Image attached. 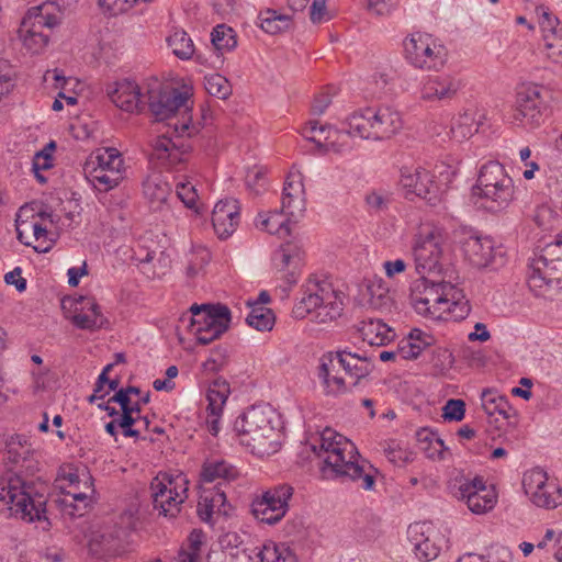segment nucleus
Segmentation results:
<instances>
[{
  "label": "nucleus",
  "mask_w": 562,
  "mask_h": 562,
  "mask_svg": "<svg viewBox=\"0 0 562 562\" xmlns=\"http://www.w3.org/2000/svg\"><path fill=\"white\" fill-rule=\"evenodd\" d=\"M344 124L348 128L339 131L319 124L317 121H310L303 128V135L325 150L342 153L351 148L345 143L348 136L384 140L391 138L403 127L401 113L389 105L355 111L345 120Z\"/></svg>",
  "instance_id": "f257e3e1"
},
{
  "label": "nucleus",
  "mask_w": 562,
  "mask_h": 562,
  "mask_svg": "<svg viewBox=\"0 0 562 562\" xmlns=\"http://www.w3.org/2000/svg\"><path fill=\"white\" fill-rule=\"evenodd\" d=\"M322 461L321 473L326 480H351L366 491L375 485L378 469L357 451L356 446L345 436L330 428L322 431L312 445Z\"/></svg>",
  "instance_id": "f03ea898"
},
{
  "label": "nucleus",
  "mask_w": 562,
  "mask_h": 562,
  "mask_svg": "<svg viewBox=\"0 0 562 562\" xmlns=\"http://www.w3.org/2000/svg\"><path fill=\"white\" fill-rule=\"evenodd\" d=\"M234 428L240 445L256 456H270L280 448L279 418L270 406L248 408L237 417Z\"/></svg>",
  "instance_id": "7ed1b4c3"
},
{
  "label": "nucleus",
  "mask_w": 562,
  "mask_h": 562,
  "mask_svg": "<svg viewBox=\"0 0 562 562\" xmlns=\"http://www.w3.org/2000/svg\"><path fill=\"white\" fill-rule=\"evenodd\" d=\"M302 297L293 306V316L303 319L312 316L317 323L337 319L344 310V293L335 288L328 277L312 276L302 285Z\"/></svg>",
  "instance_id": "20e7f679"
},
{
  "label": "nucleus",
  "mask_w": 562,
  "mask_h": 562,
  "mask_svg": "<svg viewBox=\"0 0 562 562\" xmlns=\"http://www.w3.org/2000/svg\"><path fill=\"white\" fill-rule=\"evenodd\" d=\"M0 502L10 505L11 513L24 521L47 520L44 494L33 482L14 472H7L0 477Z\"/></svg>",
  "instance_id": "39448f33"
},
{
  "label": "nucleus",
  "mask_w": 562,
  "mask_h": 562,
  "mask_svg": "<svg viewBox=\"0 0 562 562\" xmlns=\"http://www.w3.org/2000/svg\"><path fill=\"white\" fill-rule=\"evenodd\" d=\"M527 284L537 297L552 299L562 289V235L530 259Z\"/></svg>",
  "instance_id": "423d86ee"
},
{
  "label": "nucleus",
  "mask_w": 562,
  "mask_h": 562,
  "mask_svg": "<svg viewBox=\"0 0 562 562\" xmlns=\"http://www.w3.org/2000/svg\"><path fill=\"white\" fill-rule=\"evenodd\" d=\"M462 297V291L443 279L429 280L423 276L411 285L409 302L413 308L431 318H441L445 313L453 312V306Z\"/></svg>",
  "instance_id": "0eeeda50"
},
{
  "label": "nucleus",
  "mask_w": 562,
  "mask_h": 562,
  "mask_svg": "<svg viewBox=\"0 0 562 562\" xmlns=\"http://www.w3.org/2000/svg\"><path fill=\"white\" fill-rule=\"evenodd\" d=\"M61 15V9L56 2H44L30 8L19 29L24 48L33 55L43 53L49 42V35L43 29L57 26Z\"/></svg>",
  "instance_id": "6e6552de"
},
{
  "label": "nucleus",
  "mask_w": 562,
  "mask_h": 562,
  "mask_svg": "<svg viewBox=\"0 0 562 562\" xmlns=\"http://www.w3.org/2000/svg\"><path fill=\"white\" fill-rule=\"evenodd\" d=\"M83 173L95 190L108 192L124 179V159L114 147L99 148L86 160Z\"/></svg>",
  "instance_id": "1a4fd4ad"
},
{
  "label": "nucleus",
  "mask_w": 562,
  "mask_h": 562,
  "mask_svg": "<svg viewBox=\"0 0 562 562\" xmlns=\"http://www.w3.org/2000/svg\"><path fill=\"white\" fill-rule=\"evenodd\" d=\"M404 57L420 70L438 71L448 60V49L442 42L428 33L416 32L403 42Z\"/></svg>",
  "instance_id": "9d476101"
},
{
  "label": "nucleus",
  "mask_w": 562,
  "mask_h": 562,
  "mask_svg": "<svg viewBox=\"0 0 562 562\" xmlns=\"http://www.w3.org/2000/svg\"><path fill=\"white\" fill-rule=\"evenodd\" d=\"M190 331L201 345L220 338L232 321L231 311L223 304H193L190 307Z\"/></svg>",
  "instance_id": "9b49d317"
},
{
  "label": "nucleus",
  "mask_w": 562,
  "mask_h": 562,
  "mask_svg": "<svg viewBox=\"0 0 562 562\" xmlns=\"http://www.w3.org/2000/svg\"><path fill=\"white\" fill-rule=\"evenodd\" d=\"M450 493L463 501L475 515L492 510L497 503V494L493 486H487L482 476L473 477L464 474L456 475L449 484Z\"/></svg>",
  "instance_id": "f8f14e48"
},
{
  "label": "nucleus",
  "mask_w": 562,
  "mask_h": 562,
  "mask_svg": "<svg viewBox=\"0 0 562 562\" xmlns=\"http://www.w3.org/2000/svg\"><path fill=\"white\" fill-rule=\"evenodd\" d=\"M445 239L443 231L439 227L423 226L420 228L414 245L416 272L420 277L443 273L441 259Z\"/></svg>",
  "instance_id": "ddd939ff"
},
{
  "label": "nucleus",
  "mask_w": 562,
  "mask_h": 562,
  "mask_svg": "<svg viewBox=\"0 0 562 562\" xmlns=\"http://www.w3.org/2000/svg\"><path fill=\"white\" fill-rule=\"evenodd\" d=\"M153 505L159 515L175 517L188 497V480L182 474L159 473L150 483Z\"/></svg>",
  "instance_id": "4468645a"
},
{
  "label": "nucleus",
  "mask_w": 562,
  "mask_h": 562,
  "mask_svg": "<svg viewBox=\"0 0 562 562\" xmlns=\"http://www.w3.org/2000/svg\"><path fill=\"white\" fill-rule=\"evenodd\" d=\"M60 488H70L63 499L64 510L71 516H82L88 499L94 493L92 476L86 469L79 471L70 467L63 468L58 475Z\"/></svg>",
  "instance_id": "2eb2a0df"
},
{
  "label": "nucleus",
  "mask_w": 562,
  "mask_h": 562,
  "mask_svg": "<svg viewBox=\"0 0 562 562\" xmlns=\"http://www.w3.org/2000/svg\"><path fill=\"white\" fill-rule=\"evenodd\" d=\"M522 487L529 501L537 507L553 509L562 504V488L558 480L540 468L524 473Z\"/></svg>",
  "instance_id": "dca6fc26"
},
{
  "label": "nucleus",
  "mask_w": 562,
  "mask_h": 562,
  "mask_svg": "<svg viewBox=\"0 0 562 562\" xmlns=\"http://www.w3.org/2000/svg\"><path fill=\"white\" fill-rule=\"evenodd\" d=\"M148 101L149 109L157 121L181 115L180 133L183 134L189 128L191 119L188 114L191 111V104L187 92L178 89H162L158 92H150Z\"/></svg>",
  "instance_id": "f3484780"
},
{
  "label": "nucleus",
  "mask_w": 562,
  "mask_h": 562,
  "mask_svg": "<svg viewBox=\"0 0 562 562\" xmlns=\"http://www.w3.org/2000/svg\"><path fill=\"white\" fill-rule=\"evenodd\" d=\"M400 187L408 200L415 198L437 205L441 201V191L435 176L422 167H403L401 169Z\"/></svg>",
  "instance_id": "a211bd4d"
},
{
  "label": "nucleus",
  "mask_w": 562,
  "mask_h": 562,
  "mask_svg": "<svg viewBox=\"0 0 562 562\" xmlns=\"http://www.w3.org/2000/svg\"><path fill=\"white\" fill-rule=\"evenodd\" d=\"M543 92L544 89L537 85H525L519 88L513 112L515 123L533 128L544 121L547 108Z\"/></svg>",
  "instance_id": "6ab92c4d"
},
{
  "label": "nucleus",
  "mask_w": 562,
  "mask_h": 562,
  "mask_svg": "<svg viewBox=\"0 0 562 562\" xmlns=\"http://www.w3.org/2000/svg\"><path fill=\"white\" fill-rule=\"evenodd\" d=\"M292 495L293 487L291 485L273 486L252 501L251 513L261 522L274 525L288 513Z\"/></svg>",
  "instance_id": "aec40b11"
},
{
  "label": "nucleus",
  "mask_w": 562,
  "mask_h": 562,
  "mask_svg": "<svg viewBox=\"0 0 562 562\" xmlns=\"http://www.w3.org/2000/svg\"><path fill=\"white\" fill-rule=\"evenodd\" d=\"M337 369H342L348 378V387L356 386L361 379L368 376L372 371L370 360L366 355L353 353L348 349L323 355L324 374L328 376L330 371Z\"/></svg>",
  "instance_id": "412c9836"
},
{
  "label": "nucleus",
  "mask_w": 562,
  "mask_h": 562,
  "mask_svg": "<svg viewBox=\"0 0 562 562\" xmlns=\"http://www.w3.org/2000/svg\"><path fill=\"white\" fill-rule=\"evenodd\" d=\"M465 259L476 268L496 269L505 263V250L488 236L471 235L462 243Z\"/></svg>",
  "instance_id": "4be33fe9"
},
{
  "label": "nucleus",
  "mask_w": 562,
  "mask_h": 562,
  "mask_svg": "<svg viewBox=\"0 0 562 562\" xmlns=\"http://www.w3.org/2000/svg\"><path fill=\"white\" fill-rule=\"evenodd\" d=\"M304 177L300 169L293 166L284 181L281 207L282 212L297 221L306 209V193L304 187Z\"/></svg>",
  "instance_id": "5701e85b"
},
{
  "label": "nucleus",
  "mask_w": 562,
  "mask_h": 562,
  "mask_svg": "<svg viewBox=\"0 0 562 562\" xmlns=\"http://www.w3.org/2000/svg\"><path fill=\"white\" fill-rule=\"evenodd\" d=\"M278 559L277 544L272 541L254 548H231L211 551L207 562H272Z\"/></svg>",
  "instance_id": "b1692460"
},
{
  "label": "nucleus",
  "mask_w": 562,
  "mask_h": 562,
  "mask_svg": "<svg viewBox=\"0 0 562 562\" xmlns=\"http://www.w3.org/2000/svg\"><path fill=\"white\" fill-rule=\"evenodd\" d=\"M536 14L542 31L543 52L562 66V24L546 7H538Z\"/></svg>",
  "instance_id": "393cba45"
},
{
  "label": "nucleus",
  "mask_w": 562,
  "mask_h": 562,
  "mask_svg": "<svg viewBox=\"0 0 562 562\" xmlns=\"http://www.w3.org/2000/svg\"><path fill=\"white\" fill-rule=\"evenodd\" d=\"M272 262L278 272L289 286L297 282L300 270L303 265V251L295 243H285L274 251Z\"/></svg>",
  "instance_id": "a878e982"
},
{
  "label": "nucleus",
  "mask_w": 562,
  "mask_h": 562,
  "mask_svg": "<svg viewBox=\"0 0 562 562\" xmlns=\"http://www.w3.org/2000/svg\"><path fill=\"white\" fill-rule=\"evenodd\" d=\"M189 153L182 144L176 143L168 136H159L153 145V159H156L162 167L180 171L188 160Z\"/></svg>",
  "instance_id": "bb28decb"
},
{
  "label": "nucleus",
  "mask_w": 562,
  "mask_h": 562,
  "mask_svg": "<svg viewBox=\"0 0 562 562\" xmlns=\"http://www.w3.org/2000/svg\"><path fill=\"white\" fill-rule=\"evenodd\" d=\"M477 196L476 203L480 207L491 212L499 213L505 211L514 201L515 198V186L514 181H503L491 188L483 189L480 192H474Z\"/></svg>",
  "instance_id": "cd10ccee"
},
{
  "label": "nucleus",
  "mask_w": 562,
  "mask_h": 562,
  "mask_svg": "<svg viewBox=\"0 0 562 562\" xmlns=\"http://www.w3.org/2000/svg\"><path fill=\"white\" fill-rule=\"evenodd\" d=\"M239 204L235 199H225L217 202L212 213V224L215 234L226 239L236 229L239 223Z\"/></svg>",
  "instance_id": "c85d7f7f"
},
{
  "label": "nucleus",
  "mask_w": 562,
  "mask_h": 562,
  "mask_svg": "<svg viewBox=\"0 0 562 562\" xmlns=\"http://www.w3.org/2000/svg\"><path fill=\"white\" fill-rule=\"evenodd\" d=\"M462 81L452 75L429 76L422 88V98L427 101H441L454 98Z\"/></svg>",
  "instance_id": "c756f323"
},
{
  "label": "nucleus",
  "mask_w": 562,
  "mask_h": 562,
  "mask_svg": "<svg viewBox=\"0 0 562 562\" xmlns=\"http://www.w3.org/2000/svg\"><path fill=\"white\" fill-rule=\"evenodd\" d=\"M432 533L431 526L426 522H415L408 527V539L415 555L422 561H431L439 554L440 547L431 539Z\"/></svg>",
  "instance_id": "7c9ffc66"
},
{
  "label": "nucleus",
  "mask_w": 562,
  "mask_h": 562,
  "mask_svg": "<svg viewBox=\"0 0 562 562\" xmlns=\"http://www.w3.org/2000/svg\"><path fill=\"white\" fill-rule=\"evenodd\" d=\"M71 322L80 329L95 330L103 327L106 321L93 297L81 296L76 303Z\"/></svg>",
  "instance_id": "2f4dec72"
},
{
  "label": "nucleus",
  "mask_w": 562,
  "mask_h": 562,
  "mask_svg": "<svg viewBox=\"0 0 562 562\" xmlns=\"http://www.w3.org/2000/svg\"><path fill=\"white\" fill-rule=\"evenodd\" d=\"M201 495L198 503V515L201 520L212 524L214 515H226V493L220 486H201Z\"/></svg>",
  "instance_id": "473e14b6"
},
{
  "label": "nucleus",
  "mask_w": 562,
  "mask_h": 562,
  "mask_svg": "<svg viewBox=\"0 0 562 562\" xmlns=\"http://www.w3.org/2000/svg\"><path fill=\"white\" fill-rule=\"evenodd\" d=\"M29 212L26 207H21L16 218V233L18 239L24 245H31L29 240L24 239V233L27 231H32L33 237L37 245L34 246V249L37 252H46L52 248V240L47 238L48 231L45 225L40 223L35 216H32V221H22L21 217Z\"/></svg>",
  "instance_id": "72a5a7b5"
},
{
  "label": "nucleus",
  "mask_w": 562,
  "mask_h": 562,
  "mask_svg": "<svg viewBox=\"0 0 562 562\" xmlns=\"http://www.w3.org/2000/svg\"><path fill=\"white\" fill-rule=\"evenodd\" d=\"M237 470L235 467L222 459H210L206 460L200 473L202 486L206 484L215 483L213 487L226 486V482L235 479Z\"/></svg>",
  "instance_id": "f704fd0d"
},
{
  "label": "nucleus",
  "mask_w": 562,
  "mask_h": 562,
  "mask_svg": "<svg viewBox=\"0 0 562 562\" xmlns=\"http://www.w3.org/2000/svg\"><path fill=\"white\" fill-rule=\"evenodd\" d=\"M108 94L117 108L126 112H134L139 108L140 91L134 81L115 82L113 87L108 88Z\"/></svg>",
  "instance_id": "c9c22d12"
},
{
  "label": "nucleus",
  "mask_w": 562,
  "mask_h": 562,
  "mask_svg": "<svg viewBox=\"0 0 562 562\" xmlns=\"http://www.w3.org/2000/svg\"><path fill=\"white\" fill-rule=\"evenodd\" d=\"M172 189L161 175H150L143 182V194L155 211L168 203Z\"/></svg>",
  "instance_id": "e433bc0d"
},
{
  "label": "nucleus",
  "mask_w": 562,
  "mask_h": 562,
  "mask_svg": "<svg viewBox=\"0 0 562 562\" xmlns=\"http://www.w3.org/2000/svg\"><path fill=\"white\" fill-rule=\"evenodd\" d=\"M485 120V113L476 109H468L454 120L451 126L453 138L461 142L479 132Z\"/></svg>",
  "instance_id": "4c0bfd02"
},
{
  "label": "nucleus",
  "mask_w": 562,
  "mask_h": 562,
  "mask_svg": "<svg viewBox=\"0 0 562 562\" xmlns=\"http://www.w3.org/2000/svg\"><path fill=\"white\" fill-rule=\"evenodd\" d=\"M121 533L123 530L117 531L116 535L112 532H104L95 535L89 543L90 551L99 557L103 555H121L128 550V543H125Z\"/></svg>",
  "instance_id": "58836bf2"
},
{
  "label": "nucleus",
  "mask_w": 562,
  "mask_h": 562,
  "mask_svg": "<svg viewBox=\"0 0 562 562\" xmlns=\"http://www.w3.org/2000/svg\"><path fill=\"white\" fill-rule=\"evenodd\" d=\"M434 344V337L420 329H413L407 339L402 340L398 345L400 358L404 360H413Z\"/></svg>",
  "instance_id": "ea45409f"
},
{
  "label": "nucleus",
  "mask_w": 562,
  "mask_h": 562,
  "mask_svg": "<svg viewBox=\"0 0 562 562\" xmlns=\"http://www.w3.org/2000/svg\"><path fill=\"white\" fill-rule=\"evenodd\" d=\"M295 222L293 217L281 213L273 212L269 215L259 214L256 221V226L269 234L278 235L284 238L291 235V223Z\"/></svg>",
  "instance_id": "a19ab883"
},
{
  "label": "nucleus",
  "mask_w": 562,
  "mask_h": 562,
  "mask_svg": "<svg viewBox=\"0 0 562 562\" xmlns=\"http://www.w3.org/2000/svg\"><path fill=\"white\" fill-rule=\"evenodd\" d=\"M512 180V178L506 172L505 167L498 161H488L484 164L479 173V178L475 187L473 188L474 192H480L483 189L491 188L492 186H496L503 181Z\"/></svg>",
  "instance_id": "79ce46f5"
},
{
  "label": "nucleus",
  "mask_w": 562,
  "mask_h": 562,
  "mask_svg": "<svg viewBox=\"0 0 562 562\" xmlns=\"http://www.w3.org/2000/svg\"><path fill=\"white\" fill-rule=\"evenodd\" d=\"M362 339L370 346H384L393 339L392 329L380 319L363 322L360 328Z\"/></svg>",
  "instance_id": "37998d69"
},
{
  "label": "nucleus",
  "mask_w": 562,
  "mask_h": 562,
  "mask_svg": "<svg viewBox=\"0 0 562 562\" xmlns=\"http://www.w3.org/2000/svg\"><path fill=\"white\" fill-rule=\"evenodd\" d=\"M420 449L426 457L431 460H443L447 453V447L443 440L432 430L423 428L416 434Z\"/></svg>",
  "instance_id": "c03bdc74"
},
{
  "label": "nucleus",
  "mask_w": 562,
  "mask_h": 562,
  "mask_svg": "<svg viewBox=\"0 0 562 562\" xmlns=\"http://www.w3.org/2000/svg\"><path fill=\"white\" fill-rule=\"evenodd\" d=\"M204 544L205 533L202 530H192L179 550L178 562H202Z\"/></svg>",
  "instance_id": "a18cd8bd"
},
{
  "label": "nucleus",
  "mask_w": 562,
  "mask_h": 562,
  "mask_svg": "<svg viewBox=\"0 0 562 562\" xmlns=\"http://www.w3.org/2000/svg\"><path fill=\"white\" fill-rule=\"evenodd\" d=\"M167 45L175 56L182 60L190 59L194 53V45L191 37L184 30L175 29L167 37Z\"/></svg>",
  "instance_id": "49530a36"
},
{
  "label": "nucleus",
  "mask_w": 562,
  "mask_h": 562,
  "mask_svg": "<svg viewBox=\"0 0 562 562\" xmlns=\"http://www.w3.org/2000/svg\"><path fill=\"white\" fill-rule=\"evenodd\" d=\"M260 27L269 34H278L291 26V18L273 9H267L259 14Z\"/></svg>",
  "instance_id": "de8ad7c7"
},
{
  "label": "nucleus",
  "mask_w": 562,
  "mask_h": 562,
  "mask_svg": "<svg viewBox=\"0 0 562 562\" xmlns=\"http://www.w3.org/2000/svg\"><path fill=\"white\" fill-rule=\"evenodd\" d=\"M274 321L273 312L270 308L258 304L251 306V311L246 317L247 324L259 331L271 330L274 325Z\"/></svg>",
  "instance_id": "09e8293b"
},
{
  "label": "nucleus",
  "mask_w": 562,
  "mask_h": 562,
  "mask_svg": "<svg viewBox=\"0 0 562 562\" xmlns=\"http://www.w3.org/2000/svg\"><path fill=\"white\" fill-rule=\"evenodd\" d=\"M340 371H342V369L330 371V375L326 376L323 371V357L321 358L318 378L322 380L327 394L338 395L344 394L349 390L348 381L346 376L340 374Z\"/></svg>",
  "instance_id": "8fccbe9b"
},
{
  "label": "nucleus",
  "mask_w": 562,
  "mask_h": 562,
  "mask_svg": "<svg viewBox=\"0 0 562 562\" xmlns=\"http://www.w3.org/2000/svg\"><path fill=\"white\" fill-rule=\"evenodd\" d=\"M229 394V387L226 382H214L207 390V412L211 414H222L223 406L225 405Z\"/></svg>",
  "instance_id": "3c124183"
},
{
  "label": "nucleus",
  "mask_w": 562,
  "mask_h": 562,
  "mask_svg": "<svg viewBox=\"0 0 562 562\" xmlns=\"http://www.w3.org/2000/svg\"><path fill=\"white\" fill-rule=\"evenodd\" d=\"M32 453L31 445L24 436H11L7 442V458L13 463L26 461Z\"/></svg>",
  "instance_id": "603ef678"
},
{
  "label": "nucleus",
  "mask_w": 562,
  "mask_h": 562,
  "mask_svg": "<svg viewBox=\"0 0 562 562\" xmlns=\"http://www.w3.org/2000/svg\"><path fill=\"white\" fill-rule=\"evenodd\" d=\"M482 407L488 415L499 414L508 417L507 411L510 408L507 398L496 391L485 390L481 395Z\"/></svg>",
  "instance_id": "864d4df0"
},
{
  "label": "nucleus",
  "mask_w": 562,
  "mask_h": 562,
  "mask_svg": "<svg viewBox=\"0 0 562 562\" xmlns=\"http://www.w3.org/2000/svg\"><path fill=\"white\" fill-rule=\"evenodd\" d=\"M381 446L385 457L394 465L402 467L414 460V453L395 440L384 441Z\"/></svg>",
  "instance_id": "5fc2aeb1"
},
{
  "label": "nucleus",
  "mask_w": 562,
  "mask_h": 562,
  "mask_svg": "<svg viewBox=\"0 0 562 562\" xmlns=\"http://www.w3.org/2000/svg\"><path fill=\"white\" fill-rule=\"evenodd\" d=\"M204 87L209 94L222 100L227 99L232 93L229 81L220 74L205 76Z\"/></svg>",
  "instance_id": "6e6d98bb"
},
{
  "label": "nucleus",
  "mask_w": 562,
  "mask_h": 562,
  "mask_svg": "<svg viewBox=\"0 0 562 562\" xmlns=\"http://www.w3.org/2000/svg\"><path fill=\"white\" fill-rule=\"evenodd\" d=\"M211 36L212 44L217 50H231L237 45L234 30L225 24L214 27Z\"/></svg>",
  "instance_id": "4d7b16f0"
},
{
  "label": "nucleus",
  "mask_w": 562,
  "mask_h": 562,
  "mask_svg": "<svg viewBox=\"0 0 562 562\" xmlns=\"http://www.w3.org/2000/svg\"><path fill=\"white\" fill-rule=\"evenodd\" d=\"M176 194L186 207L194 210L196 213H199L196 207V189L190 181L179 180L176 183Z\"/></svg>",
  "instance_id": "13d9d810"
},
{
  "label": "nucleus",
  "mask_w": 562,
  "mask_h": 562,
  "mask_svg": "<svg viewBox=\"0 0 562 562\" xmlns=\"http://www.w3.org/2000/svg\"><path fill=\"white\" fill-rule=\"evenodd\" d=\"M391 200V194L383 190H373L366 195V204L371 213L386 211Z\"/></svg>",
  "instance_id": "bf43d9fd"
},
{
  "label": "nucleus",
  "mask_w": 562,
  "mask_h": 562,
  "mask_svg": "<svg viewBox=\"0 0 562 562\" xmlns=\"http://www.w3.org/2000/svg\"><path fill=\"white\" fill-rule=\"evenodd\" d=\"M55 143L50 142L43 150L35 154L32 164L34 173H37V171L41 170H47L53 167L52 151L55 149Z\"/></svg>",
  "instance_id": "052dcab7"
},
{
  "label": "nucleus",
  "mask_w": 562,
  "mask_h": 562,
  "mask_svg": "<svg viewBox=\"0 0 562 562\" xmlns=\"http://www.w3.org/2000/svg\"><path fill=\"white\" fill-rule=\"evenodd\" d=\"M442 416L447 420L460 422L464 418L465 403L462 400H449L443 408Z\"/></svg>",
  "instance_id": "680f3d73"
},
{
  "label": "nucleus",
  "mask_w": 562,
  "mask_h": 562,
  "mask_svg": "<svg viewBox=\"0 0 562 562\" xmlns=\"http://www.w3.org/2000/svg\"><path fill=\"white\" fill-rule=\"evenodd\" d=\"M139 419V416H132V411L122 412V414L117 416L116 422L117 426L122 428L123 435L125 437H138L139 431L137 429L132 428V426Z\"/></svg>",
  "instance_id": "e2e57ef3"
},
{
  "label": "nucleus",
  "mask_w": 562,
  "mask_h": 562,
  "mask_svg": "<svg viewBox=\"0 0 562 562\" xmlns=\"http://www.w3.org/2000/svg\"><path fill=\"white\" fill-rule=\"evenodd\" d=\"M113 366V363H109L103 368L94 385L93 394L89 396L90 403H94L97 400H102L106 394H109V391L105 390V384L108 382V374L112 370Z\"/></svg>",
  "instance_id": "0e129e2a"
},
{
  "label": "nucleus",
  "mask_w": 562,
  "mask_h": 562,
  "mask_svg": "<svg viewBox=\"0 0 562 562\" xmlns=\"http://www.w3.org/2000/svg\"><path fill=\"white\" fill-rule=\"evenodd\" d=\"M398 0H369L368 9L376 15H387L397 5Z\"/></svg>",
  "instance_id": "69168bd1"
},
{
  "label": "nucleus",
  "mask_w": 562,
  "mask_h": 562,
  "mask_svg": "<svg viewBox=\"0 0 562 562\" xmlns=\"http://www.w3.org/2000/svg\"><path fill=\"white\" fill-rule=\"evenodd\" d=\"M326 1L327 0H313L310 9V19L313 23H322L329 19Z\"/></svg>",
  "instance_id": "338daca9"
},
{
  "label": "nucleus",
  "mask_w": 562,
  "mask_h": 562,
  "mask_svg": "<svg viewBox=\"0 0 562 562\" xmlns=\"http://www.w3.org/2000/svg\"><path fill=\"white\" fill-rule=\"evenodd\" d=\"M407 265L403 259L387 260L383 262L385 276L390 279L405 272Z\"/></svg>",
  "instance_id": "774afa93"
}]
</instances>
